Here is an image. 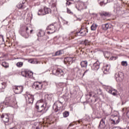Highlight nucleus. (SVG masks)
Wrapping results in <instances>:
<instances>
[{"label":"nucleus","instance_id":"1a4fd4ad","mask_svg":"<svg viewBox=\"0 0 129 129\" xmlns=\"http://www.w3.org/2000/svg\"><path fill=\"white\" fill-rule=\"evenodd\" d=\"M47 30H48V31H51V32H47V34H53V33H55V32H56V30H57V28H56V26H55L54 24H51L47 27Z\"/></svg>","mask_w":129,"mask_h":129},{"label":"nucleus","instance_id":"c85d7f7f","mask_svg":"<svg viewBox=\"0 0 129 129\" xmlns=\"http://www.w3.org/2000/svg\"><path fill=\"white\" fill-rule=\"evenodd\" d=\"M63 117H68L69 116V112L66 111L62 113Z\"/></svg>","mask_w":129,"mask_h":129},{"label":"nucleus","instance_id":"c9c22d12","mask_svg":"<svg viewBox=\"0 0 129 129\" xmlns=\"http://www.w3.org/2000/svg\"><path fill=\"white\" fill-rule=\"evenodd\" d=\"M88 95L90 97H91V96H92L93 97H95V95H93V92H90L89 93Z\"/></svg>","mask_w":129,"mask_h":129},{"label":"nucleus","instance_id":"a211bd4d","mask_svg":"<svg viewBox=\"0 0 129 129\" xmlns=\"http://www.w3.org/2000/svg\"><path fill=\"white\" fill-rule=\"evenodd\" d=\"M110 68V67H109V66H108V64L105 66L103 68L102 70H103V72H104V74H107V72H109Z\"/></svg>","mask_w":129,"mask_h":129},{"label":"nucleus","instance_id":"423d86ee","mask_svg":"<svg viewBox=\"0 0 129 129\" xmlns=\"http://www.w3.org/2000/svg\"><path fill=\"white\" fill-rule=\"evenodd\" d=\"M43 10L40 9L38 11V16H45V15H47V14L51 13V9L50 8H48L47 7L44 8V12L45 14L43 13Z\"/></svg>","mask_w":129,"mask_h":129},{"label":"nucleus","instance_id":"4d7b16f0","mask_svg":"<svg viewBox=\"0 0 129 129\" xmlns=\"http://www.w3.org/2000/svg\"><path fill=\"white\" fill-rule=\"evenodd\" d=\"M71 125H72V124H70V126H71Z\"/></svg>","mask_w":129,"mask_h":129},{"label":"nucleus","instance_id":"603ef678","mask_svg":"<svg viewBox=\"0 0 129 129\" xmlns=\"http://www.w3.org/2000/svg\"><path fill=\"white\" fill-rule=\"evenodd\" d=\"M85 35H86V32H85V33H84L83 35H82L81 36H85Z\"/></svg>","mask_w":129,"mask_h":129},{"label":"nucleus","instance_id":"b1692460","mask_svg":"<svg viewBox=\"0 0 129 129\" xmlns=\"http://www.w3.org/2000/svg\"><path fill=\"white\" fill-rule=\"evenodd\" d=\"M97 27H98V25L96 24H93L92 26H91V31H95L96 29L97 28Z\"/></svg>","mask_w":129,"mask_h":129},{"label":"nucleus","instance_id":"680f3d73","mask_svg":"<svg viewBox=\"0 0 129 129\" xmlns=\"http://www.w3.org/2000/svg\"><path fill=\"white\" fill-rule=\"evenodd\" d=\"M25 60H28V59H25Z\"/></svg>","mask_w":129,"mask_h":129},{"label":"nucleus","instance_id":"72a5a7b5","mask_svg":"<svg viewBox=\"0 0 129 129\" xmlns=\"http://www.w3.org/2000/svg\"><path fill=\"white\" fill-rule=\"evenodd\" d=\"M83 44L84 45H85V46H87L88 45H89V41H88V40H85L84 42H83Z\"/></svg>","mask_w":129,"mask_h":129},{"label":"nucleus","instance_id":"6ab92c4d","mask_svg":"<svg viewBox=\"0 0 129 129\" xmlns=\"http://www.w3.org/2000/svg\"><path fill=\"white\" fill-rule=\"evenodd\" d=\"M7 87V84L6 83L1 82L0 83V91L3 92L4 90Z\"/></svg>","mask_w":129,"mask_h":129},{"label":"nucleus","instance_id":"5fc2aeb1","mask_svg":"<svg viewBox=\"0 0 129 129\" xmlns=\"http://www.w3.org/2000/svg\"><path fill=\"white\" fill-rule=\"evenodd\" d=\"M86 30H87V33H88V30L87 29V28H86Z\"/></svg>","mask_w":129,"mask_h":129},{"label":"nucleus","instance_id":"bb28decb","mask_svg":"<svg viewBox=\"0 0 129 129\" xmlns=\"http://www.w3.org/2000/svg\"><path fill=\"white\" fill-rule=\"evenodd\" d=\"M100 15L101 17H109L110 15L108 12H103L101 13H100Z\"/></svg>","mask_w":129,"mask_h":129},{"label":"nucleus","instance_id":"4468645a","mask_svg":"<svg viewBox=\"0 0 129 129\" xmlns=\"http://www.w3.org/2000/svg\"><path fill=\"white\" fill-rule=\"evenodd\" d=\"M1 118H2L5 123H7L10 121V117L8 114H6V115L2 114L1 116Z\"/></svg>","mask_w":129,"mask_h":129},{"label":"nucleus","instance_id":"ea45409f","mask_svg":"<svg viewBox=\"0 0 129 129\" xmlns=\"http://www.w3.org/2000/svg\"><path fill=\"white\" fill-rule=\"evenodd\" d=\"M1 41H4V36L0 35V42Z\"/></svg>","mask_w":129,"mask_h":129},{"label":"nucleus","instance_id":"6e6552de","mask_svg":"<svg viewBox=\"0 0 129 129\" xmlns=\"http://www.w3.org/2000/svg\"><path fill=\"white\" fill-rule=\"evenodd\" d=\"M14 92L16 94H20L23 92L24 88L22 86H17L13 87Z\"/></svg>","mask_w":129,"mask_h":129},{"label":"nucleus","instance_id":"2f4dec72","mask_svg":"<svg viewBox=\"0 0 129 129\" xmlns=\"http://www.w3.org/2000/svg\"><path fill=\"white\" fill-rule=\"evenodd\" d=\"M104 55L105 56V58H108V57H109V52L108 51H105L104 52Z\"/></svg>","mask_w":129,"mask_h":129},{"label":"nucleus","instance_id":"f8f14e48","mask_svg":"<svg viewBox=\"0 0 129 129\" xmlns=\"http://www.w3.org/2000/svg\"><path fill=\"white\" fill-rule=\"evenodd\" d=\"M106 119V117H104L101 119L99 125V128L103 129L105 127V126H106V124H105Z\"/></svg>","mask_w":129,"mask_h":129},{"label":"nucleus","instance_id":"dca6fc26","mask_svg":"<svg viewBox=\"0 0 129 129\" xmlns=\"http://www.w3.org/2000/svg\"><path fill=\"white\" fill-rule=\"evenodd\" d=\"M100 66V63H99V61H96L93 64V66H92V68L94 70H98V69H99Z\"/></svg>","mask_w":129,"mask_h":129},{"label":"nucleus","instance_id":"13d9d810","mask_svg":"<svg viewBox=\"0 0 129 129\" xmlns=\"http://www.w3.org/2000/svg\"><path fill=\"white\" fill-rule=\"evenodd\" d=\"M3 58V56L0 57V58Z\"/></svg>","mask_w":129,"mask_h":129},{"label":"nucleus","instance_id":"58836bf2","mask_svg":"<svg viewBox=\"0 0 129 129\" xmlns=\"http://www.w3.org/2000/svg\"><path fill=\"white\" fill-rule=\"evenodd\" d=\"M67 13L68 14H73V13H72V12H71V10H70V9L67 8Z\"/></svg>","mask_w":129,"mask_h":129},{"label":"nucleus","instance_id":"a878e982","mask_svg":"<svg viewBox=\"0 0 129 129\" xmlns=\"http://www.w3.org/2000/svg\"><path fill=\"white\" fill-rule=\"evenodd\" d=\"M17 8H18L19 10H24V9H25V5L22 4V3H19L17 5Z\"/></svg>","mask_w":129,"mask_h":129},{"label":"nucleus","instance_id":"09e8293b","mask_svg":"<svg viewBox=\"0 0 129 129\" xmlns=\"http://www.w3.org/2000/svg\"><path fill=\"white\" fill-rule=\"evenodd\" d=\"M33 31V30L32 29H31V30H30V34H32Z\"/></svg>","mask_w":129,"mask_h":129},{"label":"nucleus","instance_id":"9d476101","mask_svg":"<svg viewBox=\"0 0 129 129\" xmlns=\"http://www.w3.org/2000/svg\"><path fill=\"white\" fill-rule=\"evenodd\" d=\"M33 88H35L36 90H41L43 87V84L39 82H35L33 85Z\"/></svg>","mask_w":129,"mask_h":129},{"label":"nucleus","instance_id":"8fccbe9b","mask_svg":"<svg viewBox=\"0 0 129 129\" xmlns=\"http://www.w3.org/2000/svg\"><path fill=\"white\" fill-rule=\"evenodd\" d=\"M58 102H59V103H60V104H61V105H62L63 102H61L60 100H59Z\"/></svg>","mask_w":129,"mask_h":129},{"label":"nucleus","instance_id":"6e6d98bb","mask_svg":"<svg viewBox=\"0 0 129 129\" xmlns=\"http://www.w3.org/2000/svg\"><path fill=\"white\" fill-rule=\"evenodd\" d=\"M112 121H113L114 122H115V121L113 120V119H112Z\"/></svg>","mask_w":129,"mask_h":129},{"label":"nucleus","instance_id":"864d4df0","mask_svg":"<svg viewBox=\"0 0 129 129\" xmlns=\"http://www.w3.org/2000/svg\"><path fill=\"white\" fill-rule=\"evenodd\" d=\"M36 129H40V127L39 126L36 127Z\"/></svg>","mask_w":129,"mask_h":129},{"label":"nucleus","instance_id":"0eeeda50","mask_svg":"<svg viewBox=\"0 0 129 129\" xmlns=\"http://www.w3.org/2000/svg\"><path fill=\"white\" fill-rule=\"evenodd\" d=\"M115 77L116 81L118 82L121 81L123 78H124V75L122 72H118V73L115 74Z\"/></svg>","mask_w":129,"mask_h":129},{"label":"nucleus","instance_id":"5701e85b","mask_svg":"<svg viewBox=\"0 0 129 129\" xmlns=\"http://www.w3.org/2000/svg\"><path fill=\"white\" fill-rule=\"evenodd\" d=\"M108 92L110 94H112V95H113L114 96H115V95H116V90L115 89L109 90Z\"/></svg>","mask_w":129,"mask_h":129},{"label":"nucleus","instance_id":"f704fd0d","mask_svg":"<svg viewBox=\"0 0 129 129\" xmlns=\"http://www.w3.org/2000/svg\"><path fill=\"white\" fill-rule=\"evenodd\" d=\"M121 65L122 66H127V62L123 61L121 62Z\"/></svg>","mask_w":129,"mask_h":129},{"label":"nucleus","instance_id":"4c0bfd02","mask_svg":"<svg viewBox=\"0 0 129 129\" xmlns=\"http://www.w3.org/2000/svg\"><path fill=\"white\" fill-rule=\"evenodd\" d=\"M59 107L60 108V107H58V106H56V107L54 109V111L55 112H57L59 110Z\"/></svg>","mask_w":129,"mask_h":129},{"label":"nucleus","instance_id":"a19ab883","mask_svg":"<svg viewBox=\"0 0 129 129\" xmlns=\"http://www.w3.org/2000/svg\"><path fill=\"white\" fill-rule=\"evenodd\" d=\"M67 5H68V6H70V5H71V2H69V1H68L67 2Z\"/></svg>","mask_w":129,"mask_h":129},{"label":"nucleus","instance_id":"c756f323","mask_svg":"<svg viewBox=\"0 0 129 129\" xmlns=\"http://www.w3.org/2000/svg\"><path fill=\"white\" fill-rule=\"evenodd\" d=\"M23 65H24V62L22 61L18 62L16 63V66L17 67H23Z\"/></svg>","mask_w":129,"mask_h":129},{"label":"nucleus","instance_id":"473e14b6","mask_svg":"<svg viewBox=\"0 0 129 129\" xmlns=\"http://www.w3.org/2000/svg\"><path fill=\"white\" fill-rule=\"evenodd\" d=\"M97 92L99 95H102V91L100 89H97Z\"/></svg>","mask_w":129,"mask_h":129},{"label":"nucleus","instance_id":"e2e57ef3","mask_svg":"<svg viewBox=\"0 0 129 129\" xmlns=\"http://www.w3.org/2000/svg\"><path fill=\"white\" fill-rule=\"evenodd\" d=\"M106 87H107V86H106Z\"/></svg>","mask_w":129,"mask_h":129},{"label":"nucleus","instance_id":"052dcab7","mask_svg":"<svg viewBox=\"0 0 129 129\" xmlns=\"http://www.w3.org/2000/svg\"><path fill=\"white\" fill-rule=\"evenodd\" d=\"M54 107H55V106H53V108H54Z\"/></svg>","mask_w":129,"mask_h":129},{"label":"nucleus","instance_id":"c03bdc74","mask_svg":"<svg viewBox=\"0 0 129 129\" xmlns=\"http://www.w3.org/2000/svg\"><path fill=\"white\" fill-rule=\"evenodd\" d=\"M87 72H88V70H87L83 74L82 76H84V75H85V74H86V73H87Z\"/></svg>","mask_w":129,"mask_h":129},{"label":"nucleus","instance_id":"ddd939ff","mask_svg":"<svg viewBox=\"0 0 129 129\" xmlns=\"http://www.w3.org/2000/svg\"><path fill=\"white\" fill-rule=\"evenodd\" d=\"M19 33L23 37V38H25V39H28L29 37V32H26V31H24V30L20 29L19 31Z\"/></svg>","mask_w":129,"mask_h":129},{"label":"nucleus","instance_id":"3c124183","mask_svg":"<svg viewBox=\"0 0 129 129\" xmlns=\"http://www.w3.org/2000/svg\"><path fill=\"white\" fill-rule=\"evenodd\" d=\"M97 100H98V98H96V99H95V102H96V101H97Z\"/></svg>","mask_w":129,"mask_h":129},{"label":"nucleus","instance_id":"cd10ccee","mask_svg":"<svg viewBox=\"0 0 129 129\" xmlns=\"http://www.w3.org/2000/svg\"><path fill=\"white\" fill-rule=\"evenodd\" d=\"M2 65L5 68H9V63H8L6 61L2 62Z\"/></svg>","mask_w":129,"mask_h":129},{"label":"nucleus","instance_id":"a18cd8bd","mask_svg":"<svg viewBox=\"0 0 129 129\" xmlns=\"http://www.w3.org/2000/svg\"><path fill=\"white\" fill-rule=\"evenodd\" d=\"M126 115L127 116V117L129 118V111H128L126 113Z\"/></svg>","mask_w":129,"mask_h":129},{"label":"nucleus","instance_id":"de8ad7c7","mask_svg":"<svg viewBox=\"0 0 129 129\" xmlns=\"http://www.w3.org/2000/svg\"><path fill=\"white\" fill-rule=\"evenodd\" d=\"M102 1L107 2V0H98L99 2H102Z\"/></svg>","mask_w":129,"mask_h":129},{"label":"nucleus","instance_id":"bf43d9fd","mask_svg":"<svg viewBox=\"0 0 129 129\" xmlns=\"http://www.w3.org/2000/svg\"><path fill=\"white\" fill-rule=\"evenodd\" d=\"M127 129H129V126H128Z\"/></svg>","mask_w":129,"mask_h":129},{"label":"nucleus","instance_id":"2eb2a0df","mask_svg":"<svg viewBox=\"0 0 129 129\" xmlns=\"http://www.w3.org/2000/svg\"><path fill=\"white\" fill-rule=\"evenodd\" d=\"M79 34H83V32H81V31L79 32H77L76 33L74 32H71L70 34V38H72V39H74L76 37H77V36H79Z\"/></svg>","mask_w":129,"mask_h":129},{"label":"nucleus","instance_id":"e433bc0d","mask_svg":"<svg viewBox=\"0 0 129 129\" xmlns=\"http://www.w3.org/2000/svg\"><path fill=\"white\" fill-rule=\"evenodd\" d=\"M28 62L29 63H31V64H34V63H35V61H34V60H33V59H30L28 60Z\"/></svg>","mask_w":129,"mask_h":129},{"label":"nucleus","instance_id":"49530a36","mask_svg":"<svg viewBox=\"0 0 129 129\" xmlns=\"http://www.w3.org/2000/svg\"><path fill=\"white\" fill-rule=\"evenodd\" d=\"M24 4H26V1H23L22 3H21V5H23L24 6Z\"/></svg>","mask_w":129,"mask_h":129},{"label":"nucleus","instance_id":"aec40b11","mask_svg":"<svg viewBox=\"0 0 129 129\" xmlns=\"http://www.w3.org/2000/svg\"><path fill=\"white\" fill-rule=\"evenodd\" d=\"M62 54H64V50H60L57 51H56L54 56H60L61 55H62Z\"/></svg>","mask_w":129,"mask_h":129},{"label":"nucleus","instance_id":"4be33fe9","mask_svg":"<svg viewBox=\"0 0 129 129\" xmlns=\"http://www.w3.org/2000/svg\"><path fill=\"white\" fill-rule=\"evenodd\" d=\"M37 36L38 37H43V36H45V31L43 30H39Z\"/></svg>","mask_w":129,"mask_h":129},{"label":"nucleus","instance_id":"37998d69","mask_svg":"<svg viewBox=\"0 0 129 129\" xmlns=\"http://www.w3.org/2000/svg\"><path fill=\"white\" fill-rule=\"evenodd\" d=\"M25 30H26V32H27V33H29V31H28L29 30H30V28H29V27H26V29H25Z\"/></svg>","mask_w":129,"mask_h":129},{"label":"nucleus","instance_id":"39448f33","mask_svg":"<svg viewBox=\"0 0 129 129\" xmlns=\"http://www.w3.org/2000/svg\"><path fill=\"white\" fill-rule=\"evenodd\" d=\"M25 98L27 102H28V103H33L34 102V95L29 93L28 92L26 93Z\"/></svg>","mask_w":129,"mask_h":129},{"label":"nucleus","instance_id":"0e129e2a","mask_svg":"<svg viewBox=\"0 0 129 129\" xmlns=\"http://www.w3.org/2000/svg\"><path fill=\"white\" fill-rule=\"evenodd\" d=\"M106 91H107V90H106Z\"/></svg>","mask_w":129,"mask_h":129},{"label":"nucleus","instance_id":"7c9ffc66","mask_svg":"<svg viewBox=\"0 0 129 129\" xmlns=\"http://www.w3.org/2000/svg\"><path fill=\"white\" fill-rule=\"evenodd\" d=\"M106 4H107V2L102 1L100 2V6H101V7H102V6H105Z\"/></svg>","mask_w":129,"mask_h":129},{"label":"nucleus","instance_id":"393cba45","mask_svg":"<svg viewBox=\"0 0 129 129\" xmlns=\"http://www.w3.org/2000/svg\"><path fill=\"white\" fill-rule=\"evenodd\" d=\"M88 62L86 60L83 61L81 62V66L82 68L87 67Z\"/></svg>","mask_w":129,"mask_h":129},{"label":"nucleus","instance_id":"7ed1b4c3","mask_svg":"<svg viewBox=\"0 0 129 129\" xmlns=\"http://www.w3.org/2000/svg\"><path fill=\"white\" fill-rule=\"evenodd\" d=\"M52 74L58 76V77H64V71L61 69H57L56 70H52Z\"/></svg>","mask_w":129,"mask_h":129},{"label":"nucleus","instance_id":"412c9836","mask_svg":"<svg viewBox=\"0 0 129 129\" xmlns=\"http://www.w3.org/2000/svg\"><path fill=\"white\" fill-rule=\"evenodd\" d=\"M108 28H109V25L108 24V23L102 25V29L104 31H106V30H108Z\"/></svg>","mask_w":129,"mask_h":129},{"label":"nucleus","instance_id":"79ce46f5","mask_svg":"<svg viewBox=\"0 0 129 129\" xmlns=\"http://www.w3.org/2000/svg\"><path fill=\"white\" fill-rule=\"evenodd\" d=\"M111 60H116L117 58L116 57L112 56L111 57Z\"/></svg>","mask_w":129,"mask_h":129},{"label":"nucleus","instance_id":"f03ea898","mask_svg":"<svg viewBox=\"0 0 129 129\" xmlns=\"http://www.w3.org/2000/svg\"><path fill=\"white\" fill-rule=\"evenodd\" d=\"M36 108L38 112H42V113H45L47 111V104H43L40 107V106L36 105Z\"/></svg>","mask_w":129,"mask_h":129},{"label":"nucleus","instance_id":"20e7f679","mask_svg":"<svg viewBox=\"0 0 129 129\" xmlns=\"http://www.w3.org/2000/svg\"><path fill=\"white\" fill-rule=\"evenodd\" d=\"M21 75L23 77H26V78H32L33 75L34 73L32 72H29L27 70H23L21 71Z\"/></svg>","mask_w":129,"mask_h":129},{"label":"nucleus","instance_id":"f257e3e1","mask_svg":"<svg viewBox=\"0 0 129 129\" xmlns=\"http://www.w3.org/2000/svg\"><path fill=\"white\" fill-rule=\"evenodd\" d=\"M4 103L5 105H7V106H10V107H13L14 108H16L17 106H18L17 105V101L13 97L6 98Z\"/></svg>","mask_w":129,"mask_h":129},{"label":"nucleus","instance_id":"9b49d317","mask_svg":"<svg viewBox=\"0 0 129 129\" xmlns=\"http://www.w3.org/2000/svg\"><path fill=\"white\" fill-rule=\"evenodd\" d=\"M76 60V58H75V57H67L64 58V61L66 64H69L70 65H71Z\"/></svg>","mask_w":129,"mask_h":129},{"label":"nucleus","instance_id":"f3484780","mask_svg":"<svg viewBox=\"0 0 129 129\" xmlns=\"http://www.w3.org/2000/svg\"><path fill=\"white\" fill-rule=\"evenodd\" d=\"M74 71H76L77 74L79 77H81V76H82V74L81 73L82 71H81V70L79 67L75 68Z\"/></svg>","mask_w":129,"mask_h":129}]
</instances>
